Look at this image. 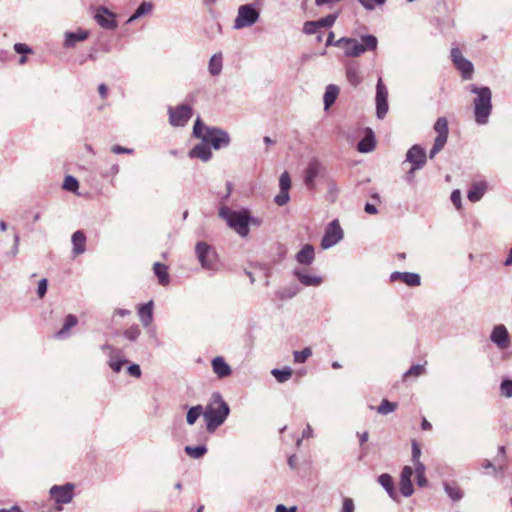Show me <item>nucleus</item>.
<instances>
[{
	"mask_svg": "<svg viewBox=\"0 0 512 512\" xmlns=\"http://www.w3.org/2000/svg\"><path fill=\"white\" fill-rule=\"evenodd\" d=\"M230 408L219 393L211 396L210 402L205 407L203 417L206 421L208 432H214L228 417Z\"/></svg>",
	"mask_w": 512,
	"mask_h": 512,
	"instance_id": "nucleus-1",
	"label": "nucleus"
},
{
	"mask_svg": "<svg viewBox=\"0 0 512 512\" xmlns=\"http://www.w3.org/2000/svg\"><path fill=\"white\" fill-rule=\"evenodd\" d=\"M193 134L195 137L206 141L215 150L227 147L230 144V136L226 131L204 125L199 117L194 123Z\"/></svg>",
	"mask_w": 512,
	"mask_h": 512,
	"instance_id": "nucleus-2",
	"label": "nucleus"
},
{
	"mask_svg": "<svg viewBox=\"0 0 512 512\" xmlns=\"http://www.w3.org/2000/svg\"><path fill=\"white\" fill-rule=\"evenodd\" d=\"M378 40L374 35H363L361 41L355 38L342 37L335 42V46L342 49L348 57H359L366 51L376 50Z\"/></svg>",
	"mask_w": 512,
	"mask_h": 512,
	"instance_id": "nucleus-3",
	"label": "nucleus"
},
{
	"mask_svg": "<svg viewBox=\"0 0 512 512\" xmlns=\"http://www.w3.org/2000/svg\"><path fill=\"white\" fill-rule=\"evenodd\" d=\"M471 92L476 94L473 101L475 121L479 125L488 123L492 111V93L489 87L471 85Z\"/></svg>",
	"mask_w": 512,
	"mask_h": 512,
	"instance_id": "nucleus-4",
	"label": "nucleus"
},
{
	"mask_svg": "<svg viewBox=\"0 0 512 512\" xmlns=\"http://www.w3.org/2000/svg\"><path fill=\"white\" fill-rule=\"evenodd\" d=\"M219 216L224 219L227 225L238 233L241 237H246L249 234L248 221L249 211L232 210L226 206H223L219 210Z\"/></svg>",
	"mask_w": 512,
	"mask_h": 512,
	"instance_id": "nucleus-5",
	"label": "nucleus"
},
{
	"mask_svg": "<svg viewBox=\"0 0 512 512\" xmlns=\"http://www.w3.org/2000/svg\"><path fill=\"white\" fill-rule=\"evenodd\" d=\"M260 18V11L254 4H243L238 7L237 15L233 22V29L241 30L244 28L252 27L258 22Z\"/></svg>",
	"mask_w": 512,
	"mask_h": 512,
	"instance_id": "nucleus-6",
	"label": "nucleus"
},
{
	"mask_svg": "<svg viewBox=\"0 0 512 512\" xmlns=\"http://www.w3.org/2000/svg\"><path fill=\"white\" fill-rule=\"evenodd\" d=\"M195 252L201 266L210 271L218 270V258L212 246L206 242H198L195 247Z\"/></svg>",
	"mask_w": 512,
	"mask_h": 512,
	"instance_id": "nucleus-7",
	"label": "nucleus"
},
{
	"mask_svg": "<svg viewBox=\"0 0 512 512\" xmlns=\"http://www.w3.org/2000/svg\"><path fill=\"white\" fill-rule=\"evenodd\" d=\"M344 233L337 219L330 222L326 229L324 236L321 240V247L323 249H329L336 245L343 239Z\"/></svg>",
	"mask_w": 512,
	"mask_h": 512,
	"instance_id": "nucleus-8",
	"label": "nucleus"
},
{
	"mask_svg": "<svg viewBox=\"0 0 512 512\" xmlns=\"http://www.w3.org/2000/svg\"><path fill=\"white\" fill-rule=\"evenodd\" d=\"M451 59L455 67L461 72L463 79H471L474 72L473 64L466 59L459 48L451 49Z\"/></svg>",
	"mask_w": 512,
	"mask_h": 512,
	"instance_id": "nucleus-9",
	"label": "nucleus"
},
{
	"mask_svg": "<svg viewBox=\"0 0 512 512\" xmlns=\"http://www.w3.org/2000/svg\"><path fill=\"white\" fill-rule=\"evenodd\" d=\"M192 116L190 106L182 104L176 108H169V122L172 126H184Z\"/></svg>",
	"mask_w": 512,
	"mask_h": 512,
	"instance_id": "nucleus-10",
	"label": "nucleus"
},
{
	"mask_svg": "<svg viewBox=\"0 0 512 512\" xmlns=\"http://www.w3.org/2000/svg\"><path fill=\"white\" fill-rule=\"evenodd\" d=\"M388 91L381 78L376 85V115L383 119L388 112Z\"/></svg>",
	"mask_w": 512,
	"mask_h": 512,
	"instance_id": "nucleus-11",
	"label": "nucleus"
},
{
	"mask_svg": "<svg viewBox=\"0 0 512 512\" xmlns=\"http://www.w3.org/2000/svg\"><path fill=\"white\" fill-rule=\"evenodd\" d=\"M74 485L66 483L65 485L58 486L54 485L50 489V495L58 504H68L73 499Z\"/></svg>",
	"mask_w": 512,
	"mask_h": 512,
	"instance_id": "nucleus-12",
	"label": "nucleus"
},
{
	"mask_svg": "<svg viewBox=\"0 0 512 512\" xmlns=\"http://www.w3.org/2000/svg\"><path fill=\"white\" fill-rule=\"evenodd\" d=\"M490 340L500 350H506L510 347V336L503 324L494 326L490 334Z\"/></svg>",
	"mask_w": 512,
	"mask_h": 512,
	"instance_id": "nucleus-13",
	"label": "nucleus"
},
{
	"mask_svg": "<svg viewBox=\"0 0 512 512\" xmlns=\"http://www.w3.org/2000/svg\"><path fill=\"white\" fill-rule=\"evenodd\" d=\"M406 161L414 165V169H421L426 164V152L419 145H413L406 154Z\"/></svg>",
	"mask_w": 512,
	"mask_h": 512,
	"instance_id": "nucleus-14",
	"label": "nucleus"
},
{
	"mask_svg": "<svg viewBox=\"0 0 512 512\" xmlns=\"http://www.w3.org/2000/svg\"><path fill=\"white\" fill-rule=\"evenodd\" d=\"M392 282L402 281L409 287H418L421 285V277L419 274L414 272H393L390 275Z\"/></svg>",
	"mask_w": 512,
	"mask_h": 512,
	"instance_id": "nucleus-15",
	"label": "nucleus"
},
{
	"mask_svg": "<svg viewBox=\"0 0 512 512\" xmlns=\"http://www.w3.org/2000/svg\"><path fill=\"white\" fill-rule=\"evenodd\" d=\"M413 475V469L410 466H405L402 469L400 475V491L405 497H409L413 494L414 488L411 481Z\"/></svg>",
	"mask_w": 512,
	"mask_h": 512,
	"instance_id": "nucleus-16",
	"label": "nucleus"
},
{
	"mask_svg": "<svg viewBox=\"0 0 512 512\" xmlns=\"http://www.w3.org/2000/svg\"><path fill=\"white\" fill-rule=\"evenodd\" d=\"M189 157L190 158H198L203 162H207L212 157V152L210 149L209 144L201 140L200 143L195 145L190 151H189Z\"/></svg>",
	"mask_w": 512,
	"mask_h": 512,
	"instance_id": "nucleus-17",
	"label": "nucleus"
},
{
	"mask_svg": "<svg viewBox=\"0 0 512 512\" xmlns=\"http://www.w3.org/2000/svg\"><path fill=\"white\" fill-rule=\"evenodd\" d=\"M212 370L219 378H226L231 375L232 369L222 356H216L211 361Z\"/></svg>",
	"mask_w": 512,
	"mask_h": 512,
	"instance_id": "nucleus-18",
	"label": "nucleus"
},
{
	"mask_svg": "<svg viewBox=\"0 0 512 512\" xmlns=\"http://www.w3.org/2000/svg\"><path fill=\"white\" fill-rule=\"evenodd\" d=\"M95 20L97 23L105 29H114L117 26L114 20V14L110 13L107 9L101 8L95 14Z\"/></svg>",
	"mask_w": 512,
	"mask_h": 512,
	"instance_id": "nucleus-19",
	"label": "nucleus"
},
{
	"mask_svg": "<svg viewBox=\"0 0 512 512\" xmlns=\"http://www.w3.org/2000/svg\"><path fill=\"white\" fill-rule=\"evenodd\" d=\"M153 301L138 306V316L143 327L149 328L153 321Z\"/></svg>",
	"mask_w": 512,
	"mask_h": 512,
	"instance_id": "nucleus-20",
	"label": "nucleus"
},
{
	"mask_svg": "<svg viewBox=\"0 0 512 512\" xmlns=\"http://www.w3.org/2000/svg\"><path fill=\"white\" fill-rule=\"evenodd\" d=\"M321 170V165L317 161L310 162L305 170L304 182L305 185L312 189L314 187V181Z\"/></svg>",
	"mask_w": 512,
	"mask_h": 512,
	"instance_id": "nucleus-21",
	"label": "nucleus"
},
{
	"mask_svg": "<svg viewBox=\"0 0 512 512\" xmlns=\"http://www.w3.org/2000/svg\"><path fill=\"white\" fill-rule=\"evenodd\" d=\"M315 258L314 248L310 244L304 245L301 250L296 254V260L299 264L310 265Z\"/></svg>",
	"mask_w": 512,
	"mask_h": 512,
	"instance_id": "nucleus-22",
	"label": "nucleus"
},
{
	"mask_svg": "<svg viewBox=\"0 0 512 512\" xmlns=\"http://www.w3.org/2000/svg\"><path fill=\"white\" fill-rule=\"evenodd\" d=\"M294 275L304 286H319L322 283V278L316 275L306 273L301 269H295Z\"/></svg>",
	"mask_w": 512,
	"mask_h": 512,
	"instance_id": "nucleus-23",
	"label": "nucleus"
},
{
	"mask_svg": "<svg viewBox=\"0 0 512 512\" xmlns=\"http://www.w3.org/2000/svg\"><path fill=\"white\" fill-rule=\"evenodd\" d=\"M88 36L89 33L85 30H78L76 32H66L64 46L67 48L73 47L77 42L86 40Z\"/></svg>",
	"mask_w": 512,
	"mask_h": 512,
	"instance_id": "nucleus-24",
	"label": "nucleus"
},
{
	"mask_svg": "<svg viewBox=\"0 0 512 512\" xmlns=\"http://www.w3.org/2000/svg\"><path fill=\"white\" fill-rule=\"evenodd\" d=\"M71 241L74 255L77 256L85 252L86 236L83 231L74 232Z\"/></svg>",
	"mask_w": 512,
	"mask_h": 512,
	"instance_id": "nucleus-25",
	"label": "nucleus"
},
{
	"mask_svg": "<svg viewBox=\"0 0 512 512\" xmlns=\"http://www.w3.org/2000/svg\"><path fill=\"white\" fill-rule=\"evenodd\" d=\"M223 68V55L221 52L215 53L209 60L208 71L212 76L221 74Z\"/></svg>",
	"mask_w": 512,
	"mask_h": 512,
	"instance_id": "nucleus-26",
	"label": "nucleus"
},
{
	"mask_svg": "<svg viewBox=\"0 0 512 512\" xmlns=\"http://www.w3.org/2000/svg\"><path fill=\"white\" fill-rule=\"evenodd\" d=\"M375 148L374 134L371 129L366 130L365 137L358 143V150L361 153H369Z\"/></svg>",
	"mask_w": 512,
	"mask_h": 512,
	"instance_id": "nucleus-27",
	"label": "nucleus"
},
{
	"mask_svg": "<svg viewBox=\"0 0 512 512\" xmlns=\"http://www.w3.org/2000/svg\"><path fill=\"white\" fill-rule=\"evenodd\" d=\"M486 188H487V185L485 182L474 183L468 191V194H467L468 199L471 202L479 201L482 198V196L484 195Z\"/></svg>",
	"mask_w": 512,
	"mask_h": 512,
	"instance_id": "nucleus-28",
	"label": "nucleus"
},
{
	"mask_svg": "<svg viewBox=\"0 0 512 512\" xmlns=\"http://www.w3.org/2000/svg\"><path fill=\"white\" fill-rule=\"evenodd\" d=\"M339 93V88L335 85H328L326 87L325 93H324V106L325 109H329L332 104H334L335 100L337 99Z\"/></svg>",
	"mask_w": 512,
	"mask_h": 512,
	"instance_id": "nucleus-29",
	"label": "nucleus"
},
{
	"mask_svg": "<svg viewBox=\"0 0 512 512\" xmlns=\"http://www.w3.org/2000/svg\"><path fill=\"white\" fill-rule=\"evenodd\" d=\"M167 266L159 262L153 265L155 275L158 277V281L161 285L165 286L169 283V274L167 272Z\"/></svg>",
	"mask_w": 512,
	"mask_h": 512,
	"instance_id": "nucleus-30",
	"label": "nucleus"
},
{
	"mask_svg": "<svg viewBox=\"0 0 512 512\" xmlns=\"http://www.w3.org/2000/svg\"><path fill=\"white\" fill-rule=\"evenodd\" d=\"M153 9V5L151 2H142L139 7L136 9V11L133 13V15L130 16V18L127 20V23H131L140 17L150 13Z\"/></svg>",
	"mask_w": 512,
	"mask_h": 512,
	"instance_id": "nucleus-31",
	"label": "nucleus"
},
{
	"mask_svg": "<svg viewBox=\"0 0 512 512\" xmlns=\"http://www.w3.org/2000/svg\"><path fill=\"white\" fill-rule=\"evenodd\" d=\"M379 484L387 491L390 497H394L395 491L392 477L389 474H382L378 478Z\"/></svg>",
	"mask_w": 512,
	"mask_h": 512,
	"instance_id": "nucleus-32",
	"label": "nucleus"
},
{
	"mask_svg": "<svg viewBox=\"0 0 512 512\" xmlns=\"http://www.w3.org/2000/svg\"><path fill=\"white\" fill-rule=\"evenodd\" d=\"M271 374L275 377V379L279 382V383H284L286 381H288L291 376H292V369L289 368V367H286L284 369H273L271 371Z\"/></svg>",
	"mask_w": 512,
	"mask_h": 512,
	"instance_id": "nucleus-33",
	"label": "nucleus"
},
{
	"mask_svg": "<svg viewBox=\"0 0 512 512\" xmlns=\"http://www.w3.org/2000/svg\"><path fill=\"white\" fill-rule=\"evenodd\" d=\"M444 490L453 501H460L463 497V492L457 485L445 483Z\"/></svg>",
	"mask_w": 512,
	"mask_h": 512,
	"instance_id": "nucleus-34",
	"label": "nucleus"
},
{
	"mask_svg": "<svg viewBox=\"0 0 512 512\" xmlns=\"http://www.w3.org/2000/svg\"><path fill=\"white\" fill-rule=\"evenodd\" d=\"M204 410L201 405H196L194 407H191L186 415V421L189 425L195 424L197 419L200 417V415H203Z\"/></svg>",
	"mask_w": 512,
	"mask_h": 512,
	"instance_id": "nucleus-35",
	"label": "nucleus"
},
{
	"mask_svg": "<svg viewBox=\"0 0 512 512\" xmlns=\"http://www.w3.org/2000/svg\"><path fill=\"white\" fill-rule=\"evenodd\" d=\"M77 323H78V319L76 318V316L68 315L65 318V322H64L62 329L57 333V337L58 338L64 337L72 327L77 325Z\"/></svg>",
	"mask_w": 512,
	"mask_h": 512,
	"instance_id": "nucleus-36",
	"label": "nucleus"
},
{
	"mask_svg": "<svg viewBox=\"0 0 512 512\" xmlns=\"http://www.w3.org/2000/svg\"><path fill=\"white\" fill-rule=\"evenodd\" d=\"M448 137L438 136L434 140L433 147L429 152V158L433 159L445 146Z\"/></svg>",
	"mask_w": 512,
	"mask_h": 512,
	"instance_id": "nucleus-37",
	"label": "nucleus"
},
{
	"mask_svg": "<svg viewBox=\"0 0 512 512\" xmlns=\"http://www.w3.org/2000/svg\"><path fill=\"white\" fill-rule=\"evenodd\" d=\"M448 137L438 136L434 140L433 147L429 152V158L433 159L445 146Z\"/></svg>",
	"mask_w": 512,
	"mask_h": 512,
	"instance_id": "nucleus-38",
	"label": "nucleus"
},
{
	"mask_svg": "<svg viewBox=\"0 0 512 512\" xmlns=\"http://www.w3.org/2000/svg\"><path fill=\"white\" fill-rule=\"evenodd\" d=\"M397 406V403L383 399L380 405L377 407V413L381 415H387L394 412L397 409Z\"/></svg>",
	"mask_w": 512,
	"mask_h": 512,
	"instance_id": "nucleus-39",
	"label": "nucleus"
},
{
	"mask_svg": "<svg viewBox=\"0 0 512 512\" xmlns=\"http://www.w3.org/2000/svg\"><path fill=\"white\" fill-rule=\"evenodd\" d=\"M414 468H415V474H416V478H417V484L420 487L427 486L428 481L425 476V470H426L425 465L423 463H418V464L414 465Z\"/></svg>",
	"mask_w": 512,
	"mask_h": 512,
	"instance_id": "nucleus-40",
	"label": "nucleus"
},
{
	"mask_svg": "<svg viewBox=\"0 0 512 512\" xmlns=\"http://www.w3.org/2000/svg\"><path fill=\"white\" fill-rule=\"evenodd\" d=\"M185 452L190 457L198 459V458L202 457L207 452V448L204 445L186 446Z\"/></svg>",
	"mask_w": 512,
	"mask_h": 512,
	"instance_id": "nucleus-41",
	"label": "nucleus"
},
{
	"mask_svg": "<svg viewBox=\"0 0 512 512\" xmlns=\"http://www.w3.org/2000/svg\"><path fill=\"white\" fill-rule=\"evenodd\" d=\"M434 130L437 132L438 136L448 137V122L446 118H438L434 124Z\"/></svg>",
	"mask_w": 512,
	"mask_h": 512,
	"instance_id": "nucleus-42",
	"label": "nucleus"
},
{
	"mask_svg": "<svg viewBox=\"0 0 512 512\" xmlns=\"http://www.w3.org/2000/svg\"><path fill=\"white\" fill-rule=\"evenodd\" d=\"M126 363H127V360L121 359L117 355H111L109 362H108L110 368L116 373H119L121 371L123 365Z\"/></svg>",
	"mask_w": 512,
	"mask_h": 512,
	"instance_id": "nucleus-43",
	"label": "nucleus"
},
{
	"mask_svg": "<svg viewBox=\"0 0 512 512\" xmlns=\"http://www.w3.org/2000/svg\"><path fill=\"white\" fill-rule=\"evenodd\" d=\"M336 18H337V16L335 14H329L326 17L321 18L317 21H313V22L318 29L327 28V27H331L334 24Z\"/></svg>",
	"mask_w": 512,
	"mask_h": 512,
	"instance_id": "nucleus-44",
	"label": "nucleus"
},
{
	"mask_svg": "<svg viewBox=\"0 0 512 512\" xmlns=\"http://www.w3.org/2000/svg\"><path fill=\"white\" fill-rule=\"evenodd\" d=\"M312 355V350L309 347L301 351H294L293 357L295 363H304Z\"/></svg>",
	"mask_w": 512,
	"mask_h": 512,
	"instance_id": "nucleus-45",
	"label": "nucleus"
},
{
	"mask_svg": "<svg viewBox=\"0 0 512 512\" xmlns=\"http://www.w3.org/2000/svg\"><path fill=\"white\" fill-rule=\"evenodd\" d=\"M141 335V330L137 325H132L124 331V337L130 341H136Z\"/></svg>",
	"mask_w": 512,
	"mask_h": 512,
	"instance_id": "nucleus-46",
	"label": "nucleus"
},
{
	"mask_svg": "<svg viewBox=\"0 0 512 512\" xmlns=\"http://www.w3.org/2000/svg\"><path fill=\"white\" fill-rule=\"evenodd\" d=\"M500 394L506 398H512V380L505 379L500 384Z\"/></svg>",
	"mask_w": 512,
	"mask_h": 512,
	"instance_id": "nucleus-47",
	"label": "nucleus"
},
{
	"mask_svg": "<svg viewBox=\"0 0 512 512\" xmlns=\"http://www.w3.org/2000/svg\"><path fill=\"white\" fill-rule=\"evenodd\" d=\"M79 183L73 176H66L63 182V188L67 191L74 192L78 189Z\"/></svg>",
	"mask_w": 512,
	"mask_h": 512,
	"instance_id": "nucleus-48",
	"label": "nucleus"
},
{
	"mask_svg": "<svg viewBox=\"0 0 512 512\" xmlns=\"http://www.w3.org/2000/svg\"><path fill=\"white\" fill-rule=\"evenodd\" d=\"M424 372H425L424 365L415 364V365H412L407 372H405L404 378H407L410 376L418 377V376L424 374Z\"/></svg>",
	"mask_w": 512,
	"mask_h": 512,
	"instance_id": "nucleus-49",
	"label": "nucleus"
},
{
	"mask_svg": "<svg viewBox=\"0 0 512 512\" xmlns=\"http://www.w3.org/2000/svg\"><path fill=\"white\" fill-rule=\"evenodd\" d=\"M290 200L289 191L287 190H280V192L275 196L274 202L278 206H283L287 204Z\"/></svg>",
	"mask_w": 512,
	"mask_h": 512,
	"instance_id": "nucleus-50",
	"label": "nucleus"
},
{
	"mask_svg": "<svg viewBox=\"0 0 512 512\" xmlns=\"http://www.w3.org/2000/svg\"><path fill=\"white\" fill-rule=\"evenodd\" d=\"M279 187L280 190L289 191L291 188V179L290 175L287 171L283 172L279 178Z\"/></svg>",
	"mask_w": 512,
	"mask_h": 512,
	"instance_id": "nucleus-51",
	"label": "nucleus"
},
{
	"mask_svg": "<svg viewBox=\"0 0 512 512\" xmlns=\"http://www.w3.org/2000/svg\"><path fill=\"white\" fill-rule=\"evenodd\" d=\"M386 0H358V2L366 9V10H374L377 6H381L385 3Z\"/></svg>",
	"mask_w": 512,
	"mask_h": 512,
	"instance_id": "nucleus-52",
	"label": "nucleus"
},
{
	"mask_svg": "<svg viewBox=\"0 0 512 512\" xmlns=\"http://www.w3.org/2000/svg\"><path fill=\"white\" fill-rule=\"evenodd\" d=\"M354 510H355V505H354L353 499L349 498V497H345L343 499L341 512H354Z\"/></svg>",
	"mask_w": 512,
	"mask_h": 512,
	"instance_id": "nucleus-53",
	"label": "nucleus"
},
{
	"mask_svg": "<svg viewBox=\"0 0 512 512\" xmlns=\"http://www.w3.org/2000/svg\"><path fill=\"white\" fill-rule=\"evenodd\" d=\"M347 78H348V81L352 85H357L360 82V77H359L356 69H352V68L348 69L347 70Z\"/></svg>",
	"mask_w": 512,
	"mask_h": 512,
	"instance_id": "nucleus-54",
	"label": "nucleus"
},
{
	"mask_svg": "<svg viewBox=\"0 0 512 512\" xmlns=\"http://www.w3.org/2000/svg\"><path fill=\"white\" fill-rule=\"evenodd\" d=\"M420 455H421V450H420V447L418 446V444L414 441L412 443V461H413V464L416 465L418 463H422L420 461Z\"/></svg>",
	"mask_w": 512,
	"mask_h": 512,
	"instance_id": "nucleus-55",
	"label": "nucleus"
},
{
	"mask_svg": "<svg viewBox=\"0 0 512 512\" xmlns=\"http://www.w3.org/2000/svg\"><path fill=\"white\" fill-rule=\"evenodd\" d=\"M319 29L316 27L313 21H307L305 22L303 26V32L305 34L311 35L318 33Z\"/></svg>",
	"mask_w": 512,
	"mask_h": 512,
	"instance_id": "nucleus-56",
	"label": "nucleus"
},
{
	"mask_svg": "<svg viewBox=\"0 0 512 512\" xmlns=\"http://www.w3.org/2000/svg\"><path fill=\"white\" fill-rule=\"evenodd\" d=\"M451 201L452 203L454 204V206L460 210L461 209V206H462V203H461V193L459 190H454L452 193H451Z\"/></svg>",
	"mask_w": 512,
	"mask_h": 512,
	"instance_id": "nucleus-57",
	"label": "nucleus"
},
{
	"mask_svg": "<svg viewBox=\"0 0 512 512\" xmlns=\"http://www.w3.org/2000/svg\"><path fill=\"white\" fill-rule=\"evenodd\" d=\"M47 292V280L41 279L38 283L37 294L40 298H43Z\"/></svg>",
	"mask_w": 512,
	"mask_h": 512,
	"instance_id": "nucleus-58",
	"label": "nucleus"
},
{
	"mask_svg": "<svg viewBox=\"0 0 512 512\" xmlns=\"http://www.w3.org/2000/svg\"><path fill=\"white\" fill-rule=\"evenodd\" d=\"M127 371L133 377L139 378L141 376V369L138 364H131Z\"/></svg>",
	"mask_w": 512,
	"mask_h": 512,
	"instance_id": "nucleus-59",
	"label": "nucleus"
},
{
	"mask_svg": "<svg viewBox=\"0 0 512 512\" xmlns=\"http://www.w3.org/2000/svg\"><path fill=\"white\" fill-rule=\"evenodd\" d=\"M14 50L19 54H26L32 52V50L26 44L23 43H16L14 45Z\"/></svg>",
	"mask_w": 512,
	"mask_h": 512,
	"instance_id": "nucleus-60",
	"label": "nucleus"
},
{
	"mask_svg": "<svg viewBox=\"0 0 512 512\" xmlns=\"http://www.w3.org/2000/svg\"><path fill=\"white\" fill-rule=\"evenodd\" d=\"M111 151L115 154H122V153L131 154L133 152V149L125 148L120 145H114V146H112Z\"/></svg>",
	"mask_w": 512,
	"mask_h": 512,
	"instance_id": "nucleus-61",
	"label": "nucleus"
},
{
	"mask_svg": "<svg viewBox=\"0 0 512 512\" xmlns=\"http://www.w3.org/2000/svg\"><path fill=\"white\" fill-rule=\"evenodd\" d=\"M312 437H314L313 428L309 423H307L306 427L302 431V438L308 439V438H312Z\"/></svg>",
	"mask_w": 512,
	"mask_h": 512,
	"instance_id": "nucleus-62",
	"label": "nucleus"
},
{
	"mask_svg": "<svg viewBox=\"0 0 512 512\" xmlns=\"http://www.w3.org/2000/svg\"><path fill=\"white\" fill-rule=\"evenodd\" d=\"M297 510V507L296 506H292L290 508H287L285 505L283 504H279L276 506L275 508V512H296Z\"/></svg>",
	"mask_w": 512,
	"mask_h": 512,
	"instance_id": "nucleus-63",
	"label": "nucleus"
},
{
	"mask_svg": "<svg viewBox=\"0 0 512 512\" xmlns=\"http://www.w3.org/2000/svg\"><path fill=\"white\" fill-rule=\"evenodd\" d=\"M364 210L366 213L368 214H377L378 210L377 208L375 207V205L373 204H370V203H366L365 207H364Z\"/></svg>",
	"mask_w": 512,
	"mask_h": 512,
	"instance_id": "nucleus-64",
	"label": "nucleus"
}]
</instances>
